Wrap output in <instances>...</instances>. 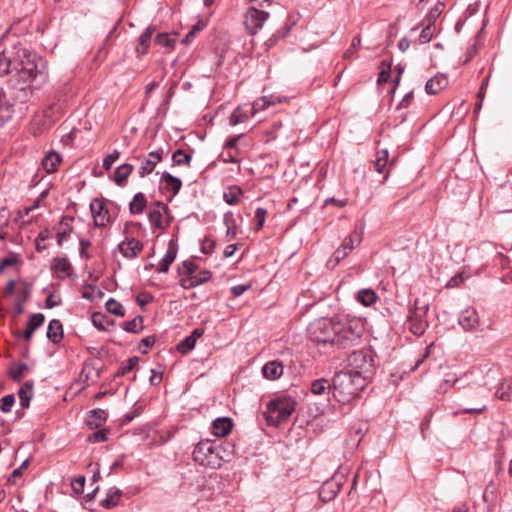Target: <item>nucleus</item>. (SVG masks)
I'll return each mask as SVG.
<instances>
[{
  "label": "nucleus",
  "instance_id": "f257e3e1",
  "mask_svg": "<svg viewBox=\"0 0 512 512\" xmlns=\"http://www.w3.org/2000/svg\"><path fill=\"white\" fill-rule=\"evenodd\" d=\"M16 51H0V76L15 71L9 79V87L20 102H25L31 93V84L42 76L36 63V55L25 48H15Z\"/></svg>",
  "mask_w": 512,
  "mask_h": 512
},
{
  "label": "nucleus",
  "instance_id": "f03ea898",
  "mask_svg": "<svg viewBox=\"0 0 512 512\" xmlns=\"http://www.w3.org/2000/svg\"><path fill=\"white\" fill-rule=\"evenodd\" d=\"M363 332L358 323L341 322L334 318H320L310 324V339L318 344H330L342 349L357 345Z\"/></svg>",
  "mask_w": 512,
  "mask_h": 512
},
{
  "label": "nucleus",
  "instance_id": "7ed1b4c3",
  "mask_svg": "<svg viewBox=\"0 0 512 512\" xmlns=\"http://www.w3.org/2000/svg\"><path fill=\"white\" fill-rule=\"evenodd\" d=\"M366 386V381L360 375L350 370L335 373L332 378L333 399L338 403H349Z\"/></svg>",
  "mask_w": 512,
  "mask_h": 512
},
{
  "label": "nucleus",
  "instance_id": "20e7f679",
  "mask_svg": "<svg viewBox=\"0 0 512 512\" xmlns=\"http://www.w3.org/2000/svg\"><path fill=\"white\" fill-rule=\"evenodd\" d=\"M297 402L290 396H279L267 403L266 420L269 425L279 426L295 411Z\"/></svg>",
  "mask_w": 512,
  "mask_h": 512
},
{
  "label": "nucleus",
  "instance_id": "39448f33",
  "mask_svg": "<svg viewBox=\"0 0 512 512\" xmlns=\"http://www.w3.org/2000/svg\"><path fill=\"white\" fill-rule=\"evenodd\" d=\"M488 393L484 387L470 386L459 397L460 411L467 414H479L486 409Z\"/></svg>",
  "mask_w": 512,
  "mask_h": 512
},
{
  "label": "nucleus",
  "instance_id": "423d86ee",
  "mask_svg": "<svg viewBox=\"0 0 512 512\" xmlns=\"http://www.w3.org/2000/svg\"><path fill=\"white\" fill-rule=\"evenodd\" d=\"M216 442L210 440L200 441L193 450V459L198 464L211 468H220V462L217 459Z\"/></svg>",
  "mask_w": 512,
  "mask_h": 512
},
{
  "label": "nucleus",
  "instance_id": "0eeeda50",
  "mask_svg": "<svg viewBox=\"0 0 512 512\" xmlns=\"http://www.w3.org/2000/svg\"><path fill=\"white\" fill-rule=\"evenodd\" d=\"M349 366L350 371L360 375L367 382L374 369V359L370 352L354 351L349 357Z\"/></svg>",
  "mask_w": 512,
  "mask_h": 512
},
{
  "label": "nucleus",
  "instance_id": "6e6552de",
  "mask_svg": "<svg viewBox=\"0 0 512 512\" xmlns=\"http://www.w3.org/2000/svg\"><path fill=\"white\" fill-rule=\"evenodd\" d=\"M428 310V304H421L418 299L415 300L414 308L410 310L407 318L409 329L414 335L421 336L425 333L428 327L426 319Z\"/></svg>",
  "mask_w": 512,
  "mask_h": 512
},
{
  "label": "nucleus",
  "instance_id": "1a4fd4ad",
  "mask_svg": "<svg viewBox=\"0 0 512 512\" xmlns=\"http://www.w3.org/2000/svg\"><path fill=\"white\" fill-rule=\"evenodd\" d=\"M148 219L152 227L165 230L172 222L169 208L163 202L157 201L148 213Z\"/></svg>",
  "mask_w": 512,
  "mask_h": 512
},
{
  "label": "nucleus",
  "instance_id": "9d476101",
  "mask_svg": "<svg viewBox=\"0 0 512 512\" xmlns=\"http://www.w3.org/2000/svg\"><path fill=\"white\" fill-rule=\"evenodd\" d=\"M269 13L259 10L255 7H250L245 13L244 25L247 31L254 35L263 27L264 22L268 19Z\"/></svg>",
  "mask_w": 512,
  "mask_h": 512
},
{
  "label": "nucleus",
  "instance_id": "9b49d317",
  "mask_svg": "<svg viewBox=\"0 0 512 512\" xmlns=\"http://www.w3.org/2000/svg\"><path fill=\"white\" fill-rule=\"evenodd\" d=\"M90 211L96 227H104L110 220L109 211L105 208L103 201L95 198L90 203Z\"/></svg>",
  "mask_w": 512,
  "mask_h": 512
},
{
  "label": "nucleus",
  "instance_id": "f8f14e48",
  "mask_svg": "<svg viewBox=\"0 0 512 512\" xmlns=\"http://www.w3.org/2000/svg\"><path fill=\"white\" fill-rule=\"evenodd\" d=\"M45 321V316L42 313L32 314L27 323L26 328L23 332H16L15 335L17 337H22L26 342H29L34 334V332L43 325Z\"/></svg>",
  "mask_w": 512,
  "mask_h": 512
},
{
  "label": "nucleus",
  "instance_id": "ddd939ff",
  "mask_svg": "<svg viewBox=\"0 0 512 512\" xmlns=\"http://www.w3.org/2000/svg\"><path fill=\"white\" fill-rule=\"evenodd\" d=\"M143 247V243L135 238H127L118 245L122 255L128 259L136 258L143 250Z\"/></svg>",
  "mask_w": 512,
  "mask_h": 512
},
{
  "label": "nucleus",
  "instance_id": "4468645a",
  "mask_svg": "<svg viewBox=\"0 0 512 512\" xmlns=\"http://www.w3.org/2000/svg\"><path fill=\"white\" fill-rule=\"evenodd\" d=\"M458 323L465 331L477 330L479 317L476 310L473 308L463 310L459 315Z\"/></svg>",
  "mask_w": 512,
  "mask_h": 512
},
{
  "label": "nucleus",
  "instance_id": "2eb2a0df",
  "mask_svg": "<svg viewBox=\"0 0 512 512\" xmlns=\"http://www.w3.org/2000/svg\"><path fill=\"white\" fill-rule=\"evenodd\" d=\"M51 271L56 274L57 278L71 277L73 267L66 257H54L51 261Z\"/></svg>",
  "mask_w": 512,
  "mask_h": 512
},
{
  "label": "nucleus",
  "instance_id": "dca6fc26",
  "mask_svg": "<svg viewBox=\"0 0 512 512\" xmlns=\"http://www.w3.org/2000/svg\"><path fill=\"white\" fill-rule=\"evenodd\" d=\"M163 150L159 149L157 151L150 152L147 157L144 159L142 165L140 166L138 173L140 177H145L146 175L153 172L156 165L162 160Z\"/></svg>",
  "mask_w": 512,
  "mask_h": 512
},
{
  "label": "nucleus",
  "instance_id": "f3484780",
  "mask_svg": "<svg viewBox=\"0 0 512 512\" xmlns=\"http://www.w3.org/2000/svg\"><path fill=\"white\" fill-rule=\"evenodd\" d=\"M389 153L387 149L377 151L376 159L372 162L373 168L378 173H386L385 179L388 176L390 167L394 165L395 160L389 161Z\"/></svg>",
  "mask_w": 512,
  "mask_h": 512
},
{
  "label": "nucleus",
  "instance_id": "a211bd4d",
  "mask_svg": "<svg viewBox=\"0 0 512 512\" xmlns=\"http://www.w3.org/2000/svg\"><path fill=\"white\" fill-rule=\"evenodd\" d=\"M389 153L387 149L377 151L376 159L372 162L373 168L378 173H386L385 179L388 176L390 167L394 165L395 160L389 161Z\"/></svg>",
  "mask_w": 512,
  "mask_h": 512
},
{
  "label": "nucleus",
  "instance_id": "6ab92c4d",
  "mask_svg": "<svg viewBox=\"0 0 512 512\" xmlns=\"http://www.w3.org/2000/svg\"><path fill=\"white\" fill-rule=\"evenodd\" d=\"M389 153L387 149L377 151L376 159L372 162L373 168L378 173H386L385 179L388 176L390 167L394 165L395 160L389 161Z\"/></svg>",
  "mask_w": 512,
  "mask_h": 512
},
{
  "label": "nucleus",
  "instance_id": "aec40b11",
  "mask_svg": "<svg viewBox=\"0 0 512 512\" xmlns=\"http://www.w3.org/2000/svg\"><path fill=\"white\" fill-rule=\"evenodd\" d=\"M310 391L315 396H327L330 400V395L333 396L332 380L326 378H320L312 381L310 385Z\"/></svg>",
  "mask_w": 512,
  "mask_h": 512
},
{
  "label": "nucleus",
  "instance_id": "412c9836",
  "mask_svg": "<svg viewBox=\"0 0 512 512\" xmlns=\"http://www.w3.org/2000/svg\"><path fill=\"white\" fill-rule=\"evenodd\" d=\"M283 372L284 366L279 360L269 361L262 367V374L264 378L268 380L279 379L283 375Z\"/></svg>",
  "mask_w": 512,
  "mask_h": 512
},
{
  "label": "nucleus",
  "instance_id": "4be33fe9",
  "mask_svg": "<svg viewBox=\"0 0 512 512\" xmlns=\"http://www.w3.org/2000/svg\"><path fill=\"white\" fill-rule=\"evenodd\" d=\"M342 484L335 480L326 481L323 483L319 496L324 502L333 500L341 489Z\"/></svg>",
  "mask_w": 512,
  "mask_h": 512
},
{
  "label": "nucleus",
  "instance_id": "5701e85b",
  "mask_svg": "<svg viewBox=\"0 0 512 512\" xmlns=\"http://www.w3.org/2000/svg\"><path fill=\"white\" fill-rule=\"evenodd\" d=\"M216 449H217V454H218L217 459L220 462V467L224 463L230 462L234 458L235 445L232 444L231 442H227V441L221 442V443L216 442Z\"/></svg>",
  "mask_w": 512,
  "mask_h": 512
},
{
  "label": "nucleus",
  "instance_id": "b1692460",
  "mask_svg": "<svg viewBox=\"0 0 512 512\" xmlns=\"http://www.w3.org/2000/svg\"><path fill=\"white\" fill-rule=\"evenodd\" d=\"M233 427V422L229 417H219L212 422V433L218 437L228 435Z\"/></svg>",
  "mask_w": 512,
  "mask_h": 512
},
{
  "label": "nucleus",
  "instance_id": "393cba45",
  "mask_svg": "<svg viewBox=\"0 0 512 512\" xmlns=\"http://www.w3.org/2000/svg\"><path fill=\"white\" fill-rule=\"evenodd\" d=\"M46 336L53 344L61 342L63 339V326L60 320L52 319L49 322Z\"/></svg>",
  "mask_w": 512,
  "mask_h": 512
},
{
  "label": "nucleus",
  "instance_id": "a878e982",
  "mask_svg": "<svg viewBox=\"0 0 512 512\" xmlns=\"http://www.w3.org/2000/svg\"><path fill=\"white\" fill-rule=\"evenodd\" d=\"M447 84V77L443 74H438L427 81L425 90L428 94L434 95L445 88Z\"/></svg>",
  "mask_w": 512,
  "mask_h": 512
},
{
  "label": "nucleus",
  "instance_id": "bb28decb",
  "mask_svg": "<svg viewBox=\"0 0 512 512\" xmlns=\"http://www.w3.org/2000/svg\"><path fill=\"white\" fill-rule=\"evenodd\" d=\"M155 32V28L153 26H148L144 32L138 37L136 53L140 55H145L148 52L150 41L153 33Z\"/></svg>",
  "mask_w": 512,
  "mask_h": 512
},
{
  "label": "nucleus",
  "instance_id": "cd10ccee",
  "mask_svg": "<svg viewBox=\"0 0 512 512\" xmlns=\"http://www.w3.org/2000/svg\"><path fill=\"white\" fill-rule=\"evenodd\" d=\"M177 255V248L173 244V241L169 242V247L166 251V254L161 259V262L157 268L158 273H167L169 271V266L172 264Z\"/></svg>",
  "mask_w": 512,
  "mask_h": 512
},
{
  "label": "nucleus",
  "instance_id": "c85d7f7f",
  "mask_svg": "<svg viewBox=\"0 0 512 512\" xmlns=\"http://www.w3.org/2000/svg\"><path fill=\"white\" fill-rule=\"evenodd\" d=\"M106 419V411L98 408L89 412L86 424L90 429H96L101 427L105 423Z\"/></svg>",
  "mask_w": 512,
  "mask_h": 512
},
{
  "label": "nucleus",
  "instance_id": "c756f323",
  "mask_svg": "<svg viewBox=\"0 0 512 512\" xmlns=\"http://www.w3.org/2000/svg\"><path fill=\"white\" fill-rule=\"evenodd\" d=\"M62 157L56 151H49L42 159V167L47 173H54Z\"/></svg>",
  "mask_w": 512,
  "mask_h": 512
},
{
  "label": "nucleus",
  "instance_id": "7c9ffc66",
  "mask_svg": "<svg viewBox=\"0 0 512 512\" xmlns=\"http://www.w3.org/2000/svg\"><path fill=\"white\" fill-rule=\"evenodd\" d=\"M33 387L34 382L32 380L26 381L18 391L20 405L24 409L28 408L30 405V400L33 397Z\"/></svg>",
  "mask_w": 512,
  "mask_h": 512
},
{
  "label": "nucleus",
  "instance_id": "2f4dec72",
  "mask_svg": "<svg viewBox=\"0 0 512 512\" xmlns=\"http://www.w3.org/2000/svg\"><path fill=\"white\" fill-rule=\"evenodd\" d=\"M13 106L8 102L5 93L0 90V127L11 119Z\"/></svg>",
  "mask_w": 512,
  "mask_h": 512
},
{
  "label": "nucleus",
  "instance_id": "473e14b6",
  "mask_svg": "<svg viewBox=\"0 0 512 512\" xmlns=\"http://www.w3.org/2000/svg\"><path fill=\"white\" fill-rule=\"evenodd\" d=\"M243 194L244 192L239 186L231 185L224 191L223 199L229 205H237Z\"/></svg>",
  "mask_w": 512,
  "mask_h": 512
},
{
  "label": "nucleus",
  "instance_id": "72a5a7b5",
  "mask_svg": "<svg viewBox=\"0 0 512 512\" xmlns=\"http://www.w3.org/2000/svg\"><path fill=\"white\" fill-rule=\"evenodd\" d=\"M133 169V165L128 163H125L117 167L114 173V182L120 187L125 186L127 178L130 176Z\"/></svg>",
  "mask_w": 512,
  "mask_h": 512
},
{
  "label": "nucleus",
  "instance_id": "f704fd0d",
  "mask_svg": "<svg viewBox=\"0 0 512 512\" xmlns=\"http://www.w3.org/2000/svg\"><path fill=\"white\" fill-rule=\"evenodd\" d=\"M252 115L250 114V108H244L238 106L229 117V124L236 126L240 123L247 121Z\"/></svg>",
  "mask_w": 512,
  "mask_h": 512
},
{
  "label": "nucleus",
  "instance_id": "c9c22d12",
  "mask_svg": "<svg viewBox=\"0 0 512 512\" xmlns=\"http://www.w3.org/2000/svg\"><path fill=\"white\" fill-rule=\"evenodd\" d=\"M122 496V491L116 487H111L106 494V498L101 501L105 509H111L117 506L118 500Z\"/></svg>",
  "mask_w": 512,
  "mask_h": 512
},
{
  "label": "nucleus",
  "instance_id": "e433bc0d",
  "mask_svg": "<svg viewBox=\"0 0 512 512\" xmlns=\"http://www.w3.org/2000/svg\"><path fill=\"white\" fill-rule=\"evenodd\" d=\"M161 182L165 183L166 188L173 192L172 196L177 195L182 187V181L171 175L169 172L162 173Z\"/></svg>",
  "mask_w": 512,
  "mask_h": 512
},
{
  "label": "nucleus",
  "instance_id": "4c0bfd02",
  "mask_svg": "<svg viewBox=\"0 0 512 512\" xmlns=\"http://www.w3.org/2000/svg\"><path fill=\"white\" fill-rule=\"evenodd\" d=\"M362 241L361 232L354 230L352 231L342 242L341 246L350 253L356 246Z\"/></svg>",
  "mask_w": 512,
  "mask_h": 512
},
{
  "label": "nucleus",
  "instance_id": "58836bf2",
  "mask_svg": "<svg viewBox=\"0 0 512 512\" xmlns=\"http://www.w3.org/2000/svg\"><path fill=\"white\" fill-rule=\"evenodd\" d=\"M356 300L364 306H370L377 301V295L372 289H362L356 294Z\"/></svg>",
  "mask_w": 512,
  "mask_h": 512
},
{
  "label": "nucleus",
  "instance_id": "ea45409f",
  "mask_svg": "<svg viewBox=\"0 0 512 512\" xmlns=\"http://www.w3.org/2000/svg\"><path fill=\"white\" fill-rule=\"evenodd\" d=\"M28 369L29 367L26 363H13L9 369V375L13 381L20 382Z\"/></svg>",
  "mask_w": 512,
  "mask_h": 512
},
{
  "label": "nucleus",
  "instance_id": "a19ab883",
  "mask_svg": "<svg viewBox=\"0 0 512 512\" xmlns=\"http://www.w3.org/2000/svg\"><path fill=\"white\" fill-rule=\"evenodd\" d=\"M147 204V200L143 193H137L134 195L133 200L129 205V210L132 214H141Z\"/></svg>",
  "mask_w": 512,
  "mask_h": 512
},
{
  "label": "nucleus",
  "instance_id": "79ce46f5",
  "mask_svg": "<svg viewBox=\"0 0 512 512\" xmlns=\"http://www.w3.org/2000/svg\"><path fill=\"white\" fill-rule=\"evenodd\" d=\"M192 160V154L186 153L182 149H177L172 154V161L175 165H186L189 166Z\"/></svg>",
  "mask_w": 512,
  "mask_h": 512
},
{
  "label": "nucleus",
  "instance_id": "37998d69",
  "mask_svg": "<svg viewBox=\"0 0 512 512\" xmlns=\"http://www.w3.org/2000/svg\"><path fill=\"white\" fill-rule=\"evenodd\" d=\"M123 329L129 333H139L143 329V317L138 315L134 319L126 321Z\"/></svg>",
  "mask_w": 512,
  "mask_h": 512
},
{
  "label": "nucleus",
  "instance_id": "c03bdc74",
  "mask_svg": "<svg viewBox=\"0 0 512 512\" xmlns=\"http://www.w3.org/2000/svg\"><path fill=\"white\" fill-rule=\"evenodd\" d=\"M273 104L274 102L271 101L270 98L266 96L260 97L257 100H255L252 106L250 107V114L254 116L255 113L263 111Z\"/></svg>",
  "mask_w": 512,
  "mask_h": 512
},
{
  "label": "nucleus",
  "instance_id": "a18cd8bd",
  "mask_svg": "<svg viewBox=\"0 0 512 512\" xmlns=\"http://www.w3.org/2000/svg\"><path fill=\"white\" fill-rule=\"evenodd\" d=\"M198 270V265L192 261H183L180 266H178L177 273L179 276H194V274Z\"/></svg>",
  "mask_w": 512,
  "mask_h": 512
},
{
  "label": "nucleus",
  "instance_id": "49530a36",
  "mask_svg": "<svg viewBox=\"0 0 512 512\" xmlns=\"http://www.w3.org/2000/svg\"><path fill=\"white\" fill-rule=\"evenodd\" d=\"M105 307L108 312L116 316H124L125 314V309L123 305L113 298H110L106 301Z\"/></svg>",
  "mask_w": 512,
  "mask_h": 512
},
{
  "label": "nucleus",
  "instance_id": "de8ad7c7",
  "mask_svg": "<svg viewBox=\"0 0 512 512\" xmlns=\"http://www.w3.org/2000/svg\"><path fill=\"white\" fill-rule=\"evenodd\" d=\"M138 362L139 358L137 356L129 358L127 363L117 370L115 376L120 377L126 375L137 366Z\"/></svg>",
  "mask_w": 512,
  "mask_h": 512
},
{
  "label": "nucleus",
  "instance_id": "09e8293b",
  "mask_svg": "<svg viewBox=\"0 0 512 512\" xmlns=\"http://www.w3.org/2000/svg\"><path fill=\"white\" fill-rule=\"evenodd\" d=\"M102 296L103 292L93 285H87L82 293V297L89 301H95L97 298H101Z\"/></svg>",
  "mask_w": 512,
  "mask_h": 512
},
{
  "label": "nucleus",
  "instance_id": "8fccbe9b",
  "mask_svg": "<svg viewBox=\"0 0 512 512\" xmlns=\"http://www.w3.org/2000/svg\"><path fill=\"white\" fill-rule=\"evenodd\" d=\"M155 42L158 45L172 49L175 45L176 39H175V37H171L167 33H160L156 36Z\"/></svg>",
  "mask_w": 512,
  "mask_h": 512
},
{
  "label": "nucleus",
  "instance_id": "3c124183",
  "mask_svg": "<svg viewBox=\"0 0 512 512\" xmlns=\"http://www.w3.org/2000/svg\"><path fill=\"white\" fill-rule=\"evenodd\" d=\"M50 237H51V234L48 229H44L38 234V236L35 239L37 252H43L44 250L47 249V246L45 244H42V242L49 239Z\"/></svg>",
  "mask_w": 512,
  "mask_h": 512
},
{
  "label": "nucleus",
  "instance_id": "603ef678",
  "mask_svg": "<svg viewBox=\"0 0 512 512\" xmlns=\"http://www.w3.org/2000/svg\"><path fill=\"white\" fill-rule=\"evenodd\" d=\"M195 344L194 340L187 336L177 344V350L180 353L185 354L194 349Z\"/></svg>",
  "mask_w": 512,
  "mask_h": 512
},
{
  "label": "nucleus",
  "instance_id": "864d4df0",
  "mask_svg": "<svg viewBox=\"0 0 512 512\" xmlns=\"http://www.w3.org/2000/svg\"><path fill=\"white\" fill-rule=\"evenodd\" d=\"M14 403H15V396L13 394L5 395L0 400V410L3 413H8L11 411Z\"/></svg>",
  "mask_w": 512,
  "mask_h": 512
},
{
  "label": "nucleus",
  "instance_id": "5fc2aeb1",
  "mask_svg": "<svg viewBox=\"0 0 512 512\" xmlns=\"http://www.w3.org/2000/svg\"><path fill=\"white\" fill-rule=\"evenodd\" d=\"M432 27H433V25H432L431 21L423 27V29L419 35V42L421 44L428 43L432 40V38H433Z\"/></svg>",
  "mask_w": 512,
  "mask_h": 512
},
{
  "label": "nucleus",
  "instance_id": "6e6d98bb",
  "mask_svg": "<svg viewBox=\"0 0 512 512\" xmlns=\"http://www.w3.org/2000/svg\"><path fill=\"white\" fill-rule=\"evenodd\" d=\"M155 342H156L155 336H147V337L143 338L139 344V349H140L141 353L146 354L148 352V350L153 347Z\"/></svg>",
  "mask_w": 512,
  "mask_h": 512
},
{
  "label": "nucleus",
  "instance_id": "4d7b16f0",
  "mask_svg": "<svg viewBox=\"0 0 512 512\" xmlns=\"http://www.w3.org/2000/svg\"><path fill=\"white\" fill-rule=\"evenodd\" d=\"M266 214H267L266 209H264L262 207H259L256 209V211H255V220L257 222L256 228H255L256 231H259L263 227V225L265 223V219H266Z\"/></svg>",
  "mask_w": 512,
  "mask_h": 512
},
{
  "label": "nucleus",
  "instance_id": "13d9d810",
  "mask_svg": "<svg viewBox=\"0 0 512 512\" xmlns=\"http://www.w3.org/2000/svg\"><path fill=\"white\" fill-rule=\"evenodd\" d=\"M239 150H225L222 153V160L225 163H238Z\"/></svg>",
  "mask_w": 512,
  "mask_h": 512
},
{
  "label": "nucleus",
  "instance_id": "bf43d9fd",
  "mask_svg": "<svg viewBox=\"0 0 512 512\" xmlns=\"http://www.w3.org/2000/svg\"><path fill=\"white\" fill-rule=\"evenodd\" d=\"M212 277V272L210 270H201L198 273L194 274V279L196 280V284L199 286L208 282Z\"/></svg>",
  "mask_w": 512,
  "mask_h": 512
},
{
  "label": "nucleus",
  "instance_id": "052dcab7",
  "mask_svg": "<svg viewBox=\"0 0 512 512\" xmlns=\"http://www.w3.org/2000/svg\"><path fill=\"white\" fill-rule=\"evenodd\" d=\"M120 153L117 150H114L111 154H108L103 159L102 167L104 170H109L112 166V164L119 158Z\"/></svg>",
  "mask_w": 512,
  "mask_h": 512
},
{
  "label": "nucleus",
  "instance_id": "680f3d73",
  "mask_svg": "<svg viewBox=\"0 0 512 512\" xmlns=\"http://www.w3.org/2000/svg\"><path fill=\"white\" fill-rule=\"evenodd\" d=\"M289 32V28H285L284 31H277L276 33H274L267 41H266V46L268 48H271L272 46H274L277 41L281 38H284L287 33Z\"/></svg>",
  "mask_w": 512,
  "mask_h": 512
},
{
  "label": "nucleus",
  "instance_id": "e2e57ef3",
  "mask_svg": "<svg viewBox=\"0 0 512 512\" xmlns=\"http://www.w3.org/2000/svg\"><path fill=\"white\" fill-rule=\"evenodd\" d=\"M215 241L210 237H205L201 243V251L204 254H211L215 248Z\"/></svg>",
  "mask_w": 512,
  "mask_h": 512
},
{
  "label": "nucleus",
  "instance_id": "0e129e2a",
  "mask_svg": "<svg viewBox=\"0 0 512 512\" xmlns=\"http://www.w3.org/2000/svg\"><path fill=\"white\" fill-rule=\"evenodd\" d=\"M180 277L181 278H180L179 284L183 289L188 290V289H192V288L198 286L196 284V280L194 279V276L185 275V276H180Z\"/></svg>",
  "mask_w": 512,
  "mask_h": 512
},
{
  "label": "nucleus",
  "instance_id": "69168bd1",
  "mask_svg": "<svg viewBox=\"0 0 512 512\" xmlns=\"http://www.w3.org/2000/svg\"><path fill=\"white\" fill-rule=\"evenodd\" d=\"M349 253L340 246L335 250V252L332 255V258L329 260V263L334 261V265L338 264L341 260H343L345 257H347Z\"/></svg>",
  "mask_w": 512,
  "mask_h": 512
},
{
  "label": "nucleus",
  "instance_id": "338daca9",
  "mask_svg": "<svg viewBox=\"0 0 512 512\" xmlns=\"http://www.w3.org/2000/svg\"><path fill=\"white\" fill-rule=\"evenodd\" d=\"M107 440L106 430L93 432L88 436V441L92 443L105 442Z\"/></svg>",
  "mask_w": 512,
  "mask_h": 512
},
{
  "label": "nucleus",
  "instance_id": "774afa93",
  "mask_svg": "<svg viewBox=\"0 0 512 512\" xmlns=\"http://www.w3.org/2000/svg\"><path fill=\"white\" fill-rule=\"evenodd\" d=\"M153 300V296L149 292H142L136 297L137 304L143 308Z\"/></svg>",
  "mask_w": 512,
  "mask_h": 512
}]
</instances>
